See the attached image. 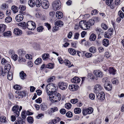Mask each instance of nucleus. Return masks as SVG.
<instances>
[{
    "mask_svg": "<svg viewBox=\"0 0 124 124\" xmlns=\"http://www.w3.org/2000/svg\"><path fill=\"white\" fill-rule=\"evenodd\" d=\"M14 33L15 35L18 36L21 35L22 31L18 28H16L14 30Z\"/></svg>",
    "mask_w": 124,
    "mask_h": 124,
    "instance_id": "nucleus-15",
    "label": "nucleus"
},
{
    "mask_svg": "<svg viewBox=\"0 0 124 124\" xmlns=\"http://www.w3.org/2000/svg\"><path fill=\"white\" fill-rule=\"evenodd\" d=\"M89 50L90 52L92 53H95L96 51V49L94 46H92L89 48Z\"/></svg>",
    "mask_w": 124,
    "mask_h": 124,
    "instance_id": "nucleus-31",
    "label": "nucleus"
},
{
    "mask_svg": "<svg viewBox=\"0 0 124 124\" xmlns=\"http://www.w3.org/2000/svg\"><path fill=\"white\" fill-rule=\"evenodd\" d=\"M93 108L92 107H89L87 108L83 109H82L83 114L86 116L88 114H90L93 112Z\"/></svg>",
    "mask_w": 124,
    "mask_h": 124,
    "instance_id": "nucleus-6",
    "label": "nucleus"
},
{
    "mask_svg": "<svg viewBox=\"0 0 124 124\" xmlns=\"http://www.w3.org/2000/svg\"><path fill=\"white\" fill-rule=\"evenodd\" d=\"M105 95L103 92L96 94V96L98 98L101 100H104L105 99Z\"/></svg>",
    "mask_w": 124,
    "mask_h": 124,
    "instance_id": "nucleus-10",
    "label": "nucleus"
},
{
    "mask_svg": "<svg viewBox=\"0 0 124 124\" xmlns=\"http://www.w3.org/2000/svg\"><path fill=\"white\" fill-rule=\"evenodd\" d=\"M5 68V69H7V70L9 71L11 68V65L10 64L8 63L6 65Z\"/></svg>",
    "mask_w": 124,
    "mask_h": 124,
    "instance_id": "nucleus-60",
    "label": "nucleus"
},
{
    "mask_svg": "<svg viewBox=\"0 0 124 124\" xmlns=\"http://www.w3.org/2000/svg\"><path fill=\"white\" fill-rule=\"evenodd\" d=\"M55 85V84L51 83L48 84L46 86V90L48 95H50L54 91H55L56 87Z\"/></svg>",
    "mask_w": 124,
    "mask_h": 124,
    "instance_id": "nucleus-2",
    "label": "nucleus"
},
{
    "mask_svg": "<svg viewBox=\"0 0 124 124\" xmlns=\"http://www.w3.org/2000/svg\"><path fill=\"white\" fill-rule=\"evenodd\" d=\"M3 35L5 36L9 37L11 35V32L10 31L5 32L3 33Z\"/></svg>",
    "mask_w": 124,
    "mask_h": 124,
    "instance_id": "nucleus-36",
    "label": "nucleus"
},
{
    "mask_svg": "<svg viewBox=\"0 0 124 124\" xmlns=\"http://www.w3.org/2000/svg\"><path fill=\"white\" fill-rule=\"evenodd\" d=\"M0 121L2 122L6 123V118L5 117L1 116L0 118Z\"/></svg>",
    "mask_w": 124,
    "mask_h": 124,
    "instance_id": "nucleus-43",
    "label": "nucleus"
},
{
    "mask_svg": "<svg viewBox=\"0 0 124 124\" xmlns=\"http://www.w3.org/2000/svg\"><path fill=\"white\" fill-rule=\"evenodd\" d=\"M104 87L105 89L108 91L111 90L112 88V85L109 82L105 83L104 85Z\"/></svg>",
    "mask_w": 124,
    "mask_h": 124,
    "instance_id": "nucleus-14",
    "label": "nucleus"
},
{
    "mask_svg": "<svg viewBox=\"0 0 124 124\" xmlns=\"http://www.w3.org/2000/svg\"><path fill=\"white\" fill-rule=\"evenodd\" d=\"M78 88V86L77 85H72L69 86V88L71 91H74L77 90Z\"/></svg>",
    "mask_w": 124,
    "mask_h": 124,
    "instance_id": "nucleus-13",
    "label": "nucleus"
},
{
    "mask_svg": "<svg viewBox=\"0 0 124 124\" xmlns=\"http://www.w3.org/2000/svg\"><path fill=\"white\" fill-rule=\"evenodd\" d=\"M26 26L29 30H33L36 27V25L33 22L29 21L27 23Z\"/></svg>",
    "mask_w": 124,
    "mask_h": 124,
    "instance_id": "nucleus-4",
    "label": "nucleus"
},
{
    "mask_svg": "<svg viewBox=\"0 0 124 124\" xmlns=\"http://www.w3.org/2000/svg\"><path fill=\"white\" fill-rule=\"evenodd\" d=\"M26 112V111H24L22 112V113L21 116L23 119H25L26 117V116L25 115Z\"/></svg>",
    "mask_w": 124,
    "mask_h": 124,
    "instance_id": "nucleus-59",
    "label": "nucleus"
},
{
    "mask_svg": "<svg viewBox=\"0 0 124 124\" xmlns=\"http://www.w3.org/2000/svg\"><path fill=\"white\" fill-rule=\"evenodd\" d=\"M55 24L56 26L61 27L63 26V23L61 21H57L55 23Z\"/></svg>",
    "mask_w": 124,
    "mask_h": 124,
    "instance_id": "nucleus-28",
    "label": "nucleus"
},
{
    "mask_svg": "<svg viewBox=\"0 0 124 124\" xmlns=\"http://www.w3.org/2000/svg\"><path fill=\"white\" fill-rule=\"evenodd\" d=\"M42 61V60L40 58H39L35 61V64L38 65Z\"/></svg>",
    "mask_w": 124,
    "mask_h": 124,
    "instance_id": "nucleus-42",
    "label": "nucleus"
},
{
    "mask_svg": "<svg viewBox=\"0 0 124 124\" xmlns=\"http://www.w3.org/2000/svg\"><path fill=\"white\" fill-rule=\"evenodd\" d=\"M28 4L30 7H33L35 5V1L34 0H29L28 2Z\"/></svg>",
    "mask_w": 124,
    "mask_h": 124,
    "instance_id": "nucleus-25",
    "label": "nucleus"
},
{
    "mask_svg": "<svg viewBox=\"0 0 124 124\" xmlns=\"http://www.w3.org/2000/svg\"><path fill=\"white\" fill-rule=\"evenodd\" d=\"M7 75L8 79L9 80H11L12 79L13 77L12 73L11 72H9Z\"/></svg>",
    "mask_w": 124,
    "mask_h": 124,
    "instance_id": "nucleus-41",
    "label": "nucleus"
},
{
    "mask_svg": "<svg viewBox=\"0 0 124 124\" xmlns=\"http://www.w3.org/2000/svg\"><path fill=\"white\" fill-rule=\"evenodd\" d=\"M23 18V17L22 14H19L17 15L16 16V19L18 22L22 21Z\"/></svg>",
    "mask_w": 124,
    "mask_h": 124,
    "instance_id": "nucleus-16",
    "label": "nucleus"
},
{
    "mask_svg": "<svg viewBox=\"0 0 124 124\" xmlns=\"http://www.w3.org/2000/svg\"><path fill=\"white\" fill-rule=\"evenodd\" d=\"M118 14L119 16L121 18H123L124 16V14L121 11H119L118 12Z\"/></svg>",
    "mask_w": 124,
    "mask_h": 124,
    "instance_id": "nucleus-49",
    "label": "nucleus"
},
{
    "mask_svg": "<svg viewBox=\"0 0 124 124\" xmlns=\"http://www.w3.org/2000/svg\"><path fill=\"white\" fill-rule=\"evenodd\" d=\"M12 20V18L9 16L7 17L5 19V22L7 23H8L11 22Z\"/></svg>",
    "mask_w": 124,
    "mask_h": 124,
    "instance_id": "nucleus-39",
    "label": "nucleus"
},
{
    "mask_svg": "<svg viewBox=\"0 0 124 124\" xmlns=\"http://www.w3.org/2000/svg\"><path fill=\"white\" fill-rule=\"evenodd\" d=\"M18 25L23 27V29H25L26 28V23L25 22H23V23H20L18 24Z\"/></svg>",
    "mask_w": 124,
    "mask_h": 124,
    "instance_id": "nucleus-40",
    "label": "nucleus"
},
{
    "mask_svg": "<svg viewBox=\"0 0 124 124\" xmlns=\"http://www.w3.org/2000/svg\"><path fill=\"white\" fill-rule=\"evenodd\" d=\"M19 107L18 105H15L12 108V111L14 114V115L16 117H18L19 115V111L18 110Z\"/></svg>",
    "mask_w": 124,
    "mask_h": 124,
    "instance_id": "nucleus-7",
    "label": "nucleus"
},
{
    "mask_svg": "<svg viewBox=\"0 0 124 124\" xmlns=\"http://www.w3.org/2000/svg\"><path fill=\"white\" fill-rule=\"evenodd\" d=\"M110 56V54L109 52H107L105 53L104 57L106 58H108Z\"/></svg>",
    "mask_w": 124,
    "mask_h": 124,
    "instance_id": "nucleus-58",
    "label": "nucleus"
},
{
    "mask_svg": "<svg viewBox=\"0 0 124 124\" xmlns=\"http://www.w3.org/2000/svg\"><path fill=\"white\" fill-rule=\"evenodd\" d=\"M103 45L106 47L108 46L109 45V41L107 39H104L102 41Z\"/></svg>",
    "mask_w": 124,
    "mask_h": 124,
    "instance_id": "nucleus-23",
    "label": "nucleus"
},
{
    "mask_svg": "<svg viewBox=\"0 0 124 124\" xmlns=\"http://www.w3.org/2000/svg\"><path fill=\"white\" fill-rule=\"evenodd\" d=\"M81 109L79 108H76L74 109V112L76 114H79L81 112Z\"/></svg>",
    "mask_w": 124,
    "mask_h": 124,
    "instance_id": "nucleus-34",
    "label": "nucleus"
},
{
    "mask_svg": "<svg viewBox=\"0 0 124 124\" xmlns=\"http://www.w3.org/2000/svg\"><path fill=\"white\" fill-rule=\"evenodd\" d=\"M44 29V28L42 26L39 27L37 28V31L39 32H42Z\"/></svg>",
    "mask_w": 124,
    "mask_h": 124,
    "instance_id": "nucleus-52",
    "label": "nucleus"
},
{
    "mask_svg": "<svg viewBox=\"0 0 124 124\" xmlns=\"http://www.w3.org/2000/svg\"><path fill=\"white\" fill-rule=\"evenodd\" d=\"M66 115L67 117L71 118L73 114L71 112L68 111L66 113Z\"/></svg>",
    "mask_w": 124,
    "mask_h": 124,
    "instance_id": "nucleus-44",
    "label": "nucleus"
},
{
    "mask_svg": "<svg viewBox=\"0 0 124 124\" xmlns=\"http://www.w3.org/2000/svg\"><path fill=\"white\" fill-rule=\"evenodd\" d=\"M11 9L13 12L15 13H16L18 12V8L15 6H12V7Z\"/></svg>",
    "mask_w": 124,
    "mask_h": 124,
    "instance_id": "nucleus-32",
    "label": "nucleus"
},
{
    "mask_svg": "<svg viewBox=\"0 0 124 124\" xmlns=\"http://www.w3.org/2000/svg\"><path fill=\"white\" fill-rule=\"evenodd\" d=\"M68 51L70 54L74 55L76 54V51L74 49L72 48H70L68 49Z\"/></svg>",
    "mask_w": 124,
    "mask_h": 124,
    "instance_id": "nucleus-26",
    "label": "nucleus"
},
{
    "mask_svg": "<svg viewBox=\"0 0 124 124\" xmlns=\"http://www.w3.org/2000/svg\"><path fill=\"white\" fill-rule=\"evenodd\" d=\"M42 56L43 59L44 60H47L49 59L50 56L48 54H44L42 55Z\"/></svg>",
    "mask_w": 124,
    "mask_h": 124,
    "instance_id": "nucleus-24",
    "label": "nucleus"
},
{
    "mask_svg": "<svg viewBox=\"0 0 124 124\" xmlns=\"http://www.w3.org/2000/svg\"><path fill=\"white\" fill-rule=\"evenodd\" d=\"M109 72L110 74L114 75L116 73V70L113 67L110 68L109 69Z\"/></svg>",
    "mask_w": 124,
    "mask_h": 124,
    "instance_id": "nucleus-20",
    "label": "nucleus"
},
{
    "mask_svg": "<svg viewBox=\"0 0 124 124\" xmlns=\"http://www.w3.org/2000/svg\"><path fill=\"white\" fill-rule=\"evenodd\" d=\"M18 92L19 94L18 95L21 96V98H23V97L25 96L26 95L24 91L20 92L19 91Z\"/></svg>",
    "mask_w": 124,
    "mask_h": 124,
    "instance_id": "nucleus-38",
    "label": "nucleus"
},
{
    "mask_svg": "<svg viewBox=\"0 0 124 124\" xmlns=\"http://www.w3.org/2000/svg\"><path fill=\"white\" fill-rule=\"evenodd\" d=\"M11 57L14 60L16 61L17 59L18 56L16 54H13L11 56Z\"/></svg>",
    "mask_w": 124,
    "mask_h": 124,
    "instance_id": "nucleus-54",
    "label": "nucleus"
},
{
    "mask_svg": "<svg viewBox=\"0 0 124 124\" xmlns=\"http://www.w3.org/2000/svg\"><path fill=\"white\" fill-rule=\"evenodd\" d=\"M89 98L92 100L94 99L95 96L94 94L93 93L90 94L89 95Z\"/></svg>",
    "mask_w": 124,
    "mask_h": 124,
    "instance_id": "nucleus-63",
    "label": "nucleus"
},
{
    "mask_svg": "<svg viewBox=\"0 0 124 124\" xmlns=\"http://www.w3.org/2000/svg\"><path fill=\"white\" fill-rule=\"evenodd\" d=\"M8 6L7 4L6 3L3 4L1 6V8L3 10H6L8 9Z\"/></svg>",
    "mask_w": 124,
    "mask_h": 124,
    "instance_id": "nucleus-30",
    "label": "nucleus"
},
{
    "mask_svg": "<svg viewBox=\"0 0 124 124\" xmlns=\"http://www.w3.org/2000/svg\"><path fill=\"white\" fill-rule=\"evenodd\" d=\"M79 25L80 28L84 30H86L89 28L90 26L88 25L87 22H84V21H81L79 23Z\"/></svg>",
    "mask_w": 124,
    "mask_h": 124,
    "instance_id": "nucleus-5",
    "label": "nucleus"
},
{
    "mask_svg": "<svg viewBox=\"0 0 124 124\" xmlns=\"http://www.w3.org/2000/svg\"><path fill=\"white\" fill-rule=\"evenodd\" d=\"M50 100L53 103L59 101L61 98V94L56 91H54L49 95Z\"/></svg>",
    "mask_w": 124,
    "mask_h": 124,
    "instance_id": "nucleus-1",
    "label": "nucleus"
},
{
    "mask_svg": "<svg viewBox=\"0 0 124 124\" xmlns=\"http://www.w3.org/2000/svg\"><path fill=\"white\" fill-rule=\"evenodd\" d=\"M95 30L96 32L99 34H100L101 32H102V30L100 28H97L95 29Z\"/></svg>",
    "mask_w": 124,
    "mask_h": 124,
    "instance_id": "nucleus-55",
    "label": "nucleus"
},
{
    "mask_svg": "<svg viewBox=\"0 0 124 124\" xmlns=\"http://www.w3.org/2000/svg\"><path fill=\"white\" fill-rule=\"evenodd\" d=\"M113 0H106V4L108 6L110 5L112 2Z\"/></svg>",
    "mask_w": 124,
    "mask_h": 124,
    "instance_id": "nucleus-57",
    "label": "nucleus"
},
{
    "mask_svg": "<svg viewBox=\"0 0 124 124\" xmlns=\"http://www.w3.org/2000/svg\"><path fill=\"white\" fill-rule=\"evenodd\" d=\"M94 73L97 77H102V73L101 71H96L94 72Z\"/></svg>",
    "mask_w": 124,
    "mask_h": 124,
    "instance_id": "nucleus-21",
    "label": "nucleus"
},
{
    "mask_svg": "<svg viewBox=\"0 0 124 124\" xmlns=\"http://www.w3.org/2000/svg\"><path fill=\"white\" fill-rule=\"evenodd\" d=\"M54 63H49L47 65V68L50 69H53L54 67Z\"/></svg>",
    "mask_w": 124,
    "mask_h": 124,
    "instance_id": "nucleus-45",
    "label": "nucleus"
},
{
    "mask_svg": "<svg viewBox=\"0 0 124 124\" xmlns=\"http://www.w3.org/2000/svg\"><path fill=\"white\" fill-rule=\"evenodd\" d=\"M102 87L100 84L96 85L94 88V92L95 93L98 94L100 92V91L102 90Z\"/></svg>",
    "mask_w": 124,
    "mask_h": 124,
    "instance_id": "nucleus-9",
    "label": "nucleus"
},
{
    "mask_svg": "<svg viewBox=\"0 0 124 124\" xmlns=\"http://www.w3.org/2000/svg\"><path fill=\"white\" fill-rule=\"evenodd\" d=\"M96 38V35L93 33L91 34L90 37L89 39L91 41H94L95 40Z\"/></svg>",
    "mask_w": 124,
    "mask_h": 124,
    "instance_id": "nucleus-33",
    "label": "nucleus"
},
{
    "mask_svg": "<svg viewBox=\"0 0 124 124\" xmlns=\"http://www.w3.org/2000/svg\"><path fill=\"white\" fill-rule=\"evenodd\" d=\"M26 76V74L23 71H22L20 73V76L21 79H25Z\"/></svg>",
    "mask_w": 124,
    "mask_h": 124,
    "instance_id": "nucleus-27",
    "label": "nucleus"
},
{
    "mask_svg": "<svg viewBox=\"0 0 124 124\" xmlns=\"http://www.w3.org/2000/svg\"><path fill=\"white\" fill-rule=\"evenodd\" d=\"M55 79V77L54 76H52L48 79L47 80V82L48 83H50L53 80H54Z\"/></svg>",
    "mask_w": 124,
    "mask_h": 124,
    "instance_id": "nucleus-50",
    "label": "nucleus"
},
{
    "mask_svg": "<svg viewBox=\"0 0 124 124\" xmlns=\"http://www.w3.org/2000/svg\"><path fill=\"white\" fill-rule=\"evenodd\" d=\"M78 100L77 99H72L71 100V102L73 104H74L77 102L78 101Z\"/></svg>",
    "mask_w": 124,
    "mask_h": 124,
    "instance_id": "nucleus-56",
    "label": "nucleus"
},
{
    "mask_svg": "<svg viewBox=\"0 0 124 124\" xmlns=\"http://www.w3.org/2000/svg\"><path fill=\"white\" fill-rule=\"evenodd\" d=\"M80 81V79L78 77H75L71 79V82L74 83H79Z\"/></svg>",
    "mask_w": 124,
    "mask_h": 124,
    "instance_id": "nucleus-17",
    "label": "nucleus"
},
{
    "mask_svg": "<svg viewBox=\"0 0 124 124\" xmlns=\"http://www.w3.org/2000/svg\"><path fill=\"white\" fill-rule=\"evenodd\" d=\"M42 3L41 0H36L35 5L37 7H40L42 5Z\"/></svg>",
    "mask_w": 124,
    "mask_h": 124,
    "instance_id": "nucleus-37",
    "label": "nucleus"
},
{
    "mask_svg": "<svg viewBox=\"0 0 124 124\" xmlns=\"http://www.w3.org/2000/svg\"><path fill=\"white\" fill-rule=\"evenodd\" d=\"M63 14L61 12L58 11L56 12V16L57 18L60 19L63 17Z\"/></svg>",
    "mask_w": 124,
    "mask_h": 124,
    "instance_id": "nucleus-19",
    "label": "nucleus"
},
{
    "mask_svg": "<svg viewBox=\"0 0 124 124\" xmlns=\"http://www.w3.org/2000/svg\"><path fill=\"white\" fill-rule=\"evenodd\" d=\"M13 88L16 90H19L21 89V87L17 85H15L13 86Z\"/></svg>",
    "mask_w": 124,
    "mask_h": 124,
    "instance_id": "nucleus-61",
    "label": "nucleus"
},
{
    "mask_svg": "<svg viewBox=\"0 0 124 124\" xmlns=\"http://www.w3.org/2000/svg\"><path fill=\"white\" fill-rule=\"evenodd\" d=\"M101 26L102 28L105 30H107L108 29V26L107 25L103 23L101 24Z\"/></svg>",
    "mask_w": 124,
    "mask_h": 124,
    "instance_id": "nucleus-48",
    "label": "nucleus"
},
{
    "mask_svg": "<svg viewBox=\"0 0 124 124\" xmlns=\"http://www.w3.org/2000/svg\"><path fill=\"white\" fill-rule=\"evenodd\" d=\"M112 82L113 84L116 85L118 83V80L116 78H114L112 79Z\"/></svg>",
    "mask_w": 124,
    "mask_h": 124,
    "instance_id": "nucleus-53",
    "label": "nucleus"
},
{
    "mask_svg": "<svg viewBox=\"0 0 124 124\" xmlns=\"http://www.w3.org/2000/svg\"><path fill=\"white\" fill-rule=\"evenodd\" d=\"M53 9L54 10H58L61 7V3L59 0L54 1L52 3Z\"/></svg>",
    "mask_w": 124,
    "mask_h": 124,
    "instance_id": "nucleus-3",
    "label": "nucleus"
},
{
    "mask_svg": "<svg viewBox=\"0 0 124 124\" xmlns=\"http://www.w3.org/2000/svg\"><path fill=\"white\" fill-rule=\"evenodd\" d=\"M1 63L3 65H5L6 64H7L8 63V61L4 58H3L1 60Z\"/></svg>",
    "mask_w": 124,
    "mask_h": 124,
    "instance_id": "nucleus-47",
    "label": "nucleus"
},
{
    "mask_svg": "<svg viewBox=\"0 0 124 124\" xmlns=\"http://www.w3.org/2000/svg\"><path fill=\"white\" fill-rule=\"evenodd\" d=\"M58 85L59 88L62 90H66L67 88L68 85L66 83L62 82H59Z\"/></svg>",
    "mask_w": 124,
    "mask_h": 124,
    "instance_id": "nucleus-8",
    "label": "nucleus"
},
{
    "mask_svg": "<svg viewBox=\"0 0 124 124\" xmlns=\"http://www.w3.org/2000/svg\"><path fill=\"white\" fill-rule=\"evenodd\" d=\"M64 62L66 65L69 67L71 64L70 62L68 59L65 60L64 61Z\"/></svg>",
    "mask_w": 124,
    "mask_h": 124,
    "instance_id": "nucleus-46",
    "label": "nucleus"
},
{
    "mask_svg": "<svg viewBox=\"0 0 124 124\" xmlns=\"http://www.w3.org/2000/svg\"><path fill=\"white\" fill-rule=\"evenodd\" d=\"M27 120L28 123L30 124H31L33 122V118L31 116H29L27 117Z\"/></svg>",
    "mask_w": 124,
    "mask_h": 124,
    "instance_id": "nucleus-35",
    "label": "nucleus"
},
{
    "mask_svg": "<svg viewBox=\"0 0 124 124\" xmlns=\"http://www.w3.org/2000/svg\"><path fill=\"white\" fill-rule=\"evenodd\" d=\"M19 8L20 9L23 11L25 10L26 8L25 7V6L22 5L19 6Z\"/></svg>",
    "mask_w": 124,
    "mask_h": 124,
    "instance_id": "nucleus-64",
    "label": "nucleus"
},
{
    "mask_svg": "<svg viewBox=\"0 0 124 124\" xmlns=\"http://www.w3.org/2000/svg\"><path fill=\"white\" fill-rule=\"evenodd\" d=\"M58 110V108L56 107H54L51 109V111L52 112H54Z\"/></svg>",
    "mask_w": 124,
    "mask_h": 124,
    "instance_id": "nucleus-62",
    "label": "nucleus"
},
{
    "mask_svg": "<svg viewBox=\"0 0 124 124\" xmlns=\"http://www.w3.org/2000/svg\"><path fill=\"white\" fill-rule=\"evenodd\" d=\"M40 107L41 109L43 111L46 110L47 108V106L45 103H42L40 105Z\"/></svg>",
    "mask_w": 124,
    "mask_h": 124,
    "instance_id": "nucleus-22",
    "label": "nucleus"
},
{
    "mask_svg": "<svg viewBox=\"0 0 124 124\" xmlns=\"http://www.w3.org/2000/svg\"><path fill=\"white\" fill-rule=\"evenodd\" d=\"M41 6L42 8L44 9H47L49 6V3L48 1L44 0L42 2Z\"/></svg>",
    "mask_w": 124,
    "mask_h": 124,
    "instance_id": "nucleus-11",
    "label": "nucleus"
},
{
    "mask_svg": "<svg viewBox=\"0 0 124 124\" xmlns=\"http://www.w3.org/2000/svg\"><path fill=\"white\" fill-rule=\"evenodd\" d=\"M71 106V105L70 103H66L65 105V107L67 109L70 108Z\"/></svg>",
    "mask_w": 124,
    "mask_h": 124,
    "instance_id": "nucleus-51",
    "label": "nucleus"
},
{
    "mask_svg": "<svg viewBox=\"0 0 124 124\" xmlns=\"http://www.w3.org/2000/svg\"><path fill=\"white\" fill-rule=\"evenodd\" d=\"M6 25L3 24H0V33L3 32L6 28Z\"/></svg>",
    "mask_w": 124,
    "mask_h": 124,
    "instance_id": "nucleus-18",
    "label": "nucleus"
},
{
    "mask_svg": "<svg viewBox=\"0 0 124 124\" xmlns=\"http://www.w3.org/2000/svg\"><path fill=\"white\" fill-rule=\"evenodd\" d=\"M26 54V52L23 49H20L18 50V54L19 55V60L20 61L22 59L23 56Z\"/></svg>",
    "mask_w": 124,
    "mask_h": 124,
    "instance_id": "nucleus-12",
    "label": "nucleus"
},
{
    "mask_svg": "<svg viewBox=\"0 0 124 124\" xmlns=\"http://www.w3.org/2000/svg\"><path fill=\"white\" fill-rule=\"evenodd\" d=\"M87 22L88 26L92 25L94 24L95 21L94 19L92 18L91 19L89 20Z\"/></svg>",
    "mask_w": 124,
    "mask_h": 124,
    "instance_id": "nucleus-29",
    "label": "nucleus"
}]
</instances>
